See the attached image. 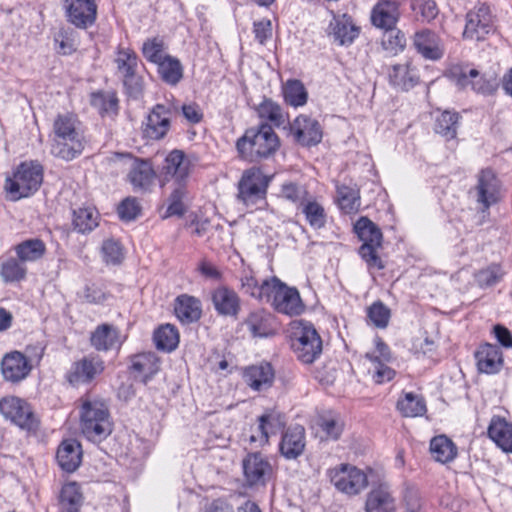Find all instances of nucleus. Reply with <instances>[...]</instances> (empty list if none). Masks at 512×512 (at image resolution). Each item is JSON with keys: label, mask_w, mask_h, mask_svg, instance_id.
I'll return each mask as SVG.
<instances>
[{"label": "nucleus", "mask_w": 512, "mask_h": 512, "mask_svg": "<svg viewBox=\"0 0 512 512\" xmlns=\"http://www.w3.org/2000/svg\"><path fill=\"white\" fill-rule=\"evenodd\" d=\"M88 145L83 123L74 113L55 116L50 133V153L66 162L78 158Z\"/></svg>", "instance_id": "f257e3e1"}, {"label": "nucleus", "mask_w": 512, "mask_h": 512, "mask_svg": "<svg viewBox=\"0 0 512 512\" xmlns=\"http://www.w3.org/2000/svg\"><path fill=\"white\" fill-rule=\"evenodd\" d=\"M279 146V137L268 123L248 128L236 142L239 157L248 162L271 157Z\"/></svg>", "instance_id": "f03ea898"}, {"label": "nucleus", "mask_w": 512, "mask_h": 512, "mask_svg": "<svg viewBox=\"0 0 512 512\" xmlns=\"http://www.w3.org/2000/svg\"><path fill=\"white\" fill-rule=\"evenodd\" d=\"M80 427L84 436L92 442L106 439L112 432V423L107 405L90 396L81 399Z\"/></svg>", "instance_id": "7ed1b4c3"}, {"label": "nucleus", "mask_w": 512, "mask_h": 512, "mask_svg": "<svg viewBox=\"0 0 512 512\" xmlns=\"http://www.w3.org/2000/svg\"><path fill=\"white\" fill-rule=\"evenodd\" d=\"M43 181V166L38 161H25L18 165L13 177H7L5 191L13 201L34 194Z\"/></svg>", "instance_id": "20e7f679"}, {"label": "nucleus", "mask_w": 512, "mask_h": 512, "mask_svg": "<svg viewBox=\"0 0 512 512\" xmlns=\"http://www.w3.org/2000/svg\"><path fill=\"white\" fill-rule=\"evenodd\" d=\"M446 75L458 88L465 89L470 86L474 92L482 95H491L499 87L495 74H480L468 65L454 64L447 70Z\"/></svg>", "instance_id": "39448f33"}, {"label": "nucleus", "mask_w": 512, "mask_h": 512, "mask_svg": "<svg viewBox=\"0 0 512 512\" xmlns=\"http://www.w3.org/2000/svg\"><path fill=\"white\" fill-rule=\"evenodd\" d=\"M291 347L298 360L311 364L322 353V340L311 322L300 320L294 327Z\"/></svg>", "instance_id": "423d86ee"}, {"label": "nucleus", "mask_w": 512, "mask_h": 512, "mask_svg": "<svg viewBox=\"0 0 512 512\" xmlns=\"http://www.w3.org/2000/svg\"><path fill=\"white\" fill-rule=\"evenodd\" d=\"M270 180L258 167L245 170L238 182L237 199L247 208L264 204Z\"/></svg>", "instance_id": "0eeeda50"}, {"label": "nucleus", "mask_w": 512, "mask_h": 512, "mask_svg": "<svg viewBox=\"0 0 512 512\" xmlns=\"http://www.w3.org/2000/svg\"><path fill=\"white\" fill-rule=\"evenodd\" d=\"M272 281L269 297L266 298L265 303H269L280 314L290 317L301 315L306 306L298 289L288 286L276 276H272Z\"/></svg>", "instance_id": "6e6552de"}, {"label": "nucleus", "mask_w": 512, "mask_h": 512, "mask_svg": "<svg viewBox=\"0 0 512 512\" xmlns=\"http://www.w3.org/2000/svg\"><path fill=\"white\" fill-rule=\"evenodd\" d=\"M26 352L29 355V360L24 354L18 351L8 353L4 356L1 363V371L6 381L17 383L25 379L32 369L30 362H39L43 356L44 348L41 346H29Z\"/></svg>", "instance_id": "1a4fd4ad"}, {"label": "nucleus", "mask_w": 512, "mask_h": 512, "mask_svg": "<svg viewBox=\"0 0 512 512\" xmlns=\"http://www.w3.org/2000/svg\"><path fill=\"white\" fill-rule=\"evenodd\" d=\"M179 112V106L173 102L156 104L143 123V136L148 140H161L170 130L171 119Z\"/></svg>", "instance_id": "9d476101"}, {"label": "nucleus", "mask_w": 512, "mask_h": 512, "mask_svg": "<svg viewBox=\"0 0 512 512\" xmlns=\"http://www.w3.org/2000/svg\"><path fill=\"white\" fill-rule=\"evenodd\" d=\"M105 369L102 358L89 354L73 362L65 373L66 381L73 387L91 384Z\"/></svg>", "instance_id": "9b49d317"}, {"label": "nucleus", "mask_w": 512, "mask_h": 512, "mask_svg": "<svg viewBox=\"0 0 512 512\" xmlns=\"http://www.w3.org/2000/svg\"><path fill=\"white\" fill-rule=\"evenodd\" d=\"M0 413L21 429L34 431L38 427V420L30 405L21 398L10 396L1 399Z\"/></svg>", "instance_id": "f8f14e48"}, {"label": "nucleus", "mask_w": 512, "mask_h": 512, "mask_svg": "<svg viewBox=\"0 0 512 512\" xmlns=\"http://www.w3.org/2000/svg\"><path fill=\"white\" fill-rule=\"evenodd\" d=\"M329 476L338 491L350 496L359 494L368 484L366 474L348 464L331 469Z\"/></svg>", "instance_id": "ddd939ff"}, {"label": "nucleus", "mask_w": 512, "mask_h": 512, "mask_svg": "<svg viewBox=\"0 0 512 512\" xmlns=\"http://www.w3.org/2000/svg\"><path fill=\"white\" fill-rule=\"evenodd\" d=\"M241 376L250 390L257 393H264L273 387L276 374L270 362L261 361L244 367Z\"/></svg>", "instance_id": "4468645a"}, {"label": "nucleus", "mask_w": 512, "mask_h": 512, "mask_svg": "<svg viewBox=\"0 0 512 512\" xmlns=\"http://www.w3.org/2000/svg\"><path fill=\"white\" fill-rule=\"evenodd\" d=\"M244 479L249 487L264 486L272 476V466L261 453H249L242 461Z\"/></svg>", "instance_id": "2eb2a0df"}, {"label": "nucleus", "mask_w": 512, "mask_h": 512, "mask_svg": "<svg viewBox=\"0 0 512 512\" xmlns=\"http://www.w3.org/2000/svg\"><path fill=\"white\" fill-rule=\"evenodd\" d=\"M493 30V20L489 6L480 4L466 15L463 36L466 39L482 40Z\"/></svg>", "instance_id": "dca6fc26"}, {"label": "nucleus", "mask_w": 512, "mask_h": 512, "mask_svg": "<svg viewBox=\"0 0 512 512\" xmlns=\"http://www.w3.org/2000/svg\"><path fill=\"white\" fill-rule=\"evenodd\" d=\"M67 21L78 29L91 27L97 17V5L94 0H64Z\"/></svg>", "instance_id": "f3484780"}, {"label": "nucleus", "mask_w": 512, "mask_h": 512, "mask_svg": "<svg viewBox=\"0 0 512 512\" xmlns=\"http://www.w3.org/2000/svg\"><path fill=\"white\" fill-rule=\"evenodd\" d=\"M126 157L131 161L127 181L131 184L133 191L141 193L151 191L156 179V172L151 161L148 159L132 158L128 154Z\"/></svg>", "instance_id": "a211bd4d"}, {"label": "nucleus", "mask_w": 512, "mask_h": 512, "mask_svg": "<svg viewBox=\"0 0 512 512\" xmlns=\"http://www.w3.org/2000/svg\"><path fill=\"white\" fill-rule=\"evenodd\" d=\"M332 19L327 27V35L339 46H350L359 36L360 27L348 14L336 15L331 12Z\"/></svg>", "instance_id": "6ab92c4d"}, {"label": "nucleus", "mask_w": 512, "mask_h": 512, "mask_svg": "<svg viewBox=\"0 0 512 512\" xmlns=\"http://www.w3.org/2000/svg\"><path fill=\"white\" fill-rule=\"evenodd\" d=\"M285 424L284 414L276 410H268L258 418V426L249 436V442L262 447L268 443L270 435L278 433Z\"/></svg>", "instance_id": "aec40b11"}, {"label": "nucleus", "mask_w": 512, "mask_h": 512, "mask_svg": "<svg viewBox=\"0 0 512 512\" xmlns=\"http://www.w3.org/2000/svg\"><path fill=\"white\" fill-rule=\"evenodd\" d=\"M296 142L302 146H315L322 140V128L316 119L301 114L290 124Z\"/></svg>", "instance_id": "412c9836"}, {"label": "nucleus", "mask_w": 512, "mask_h": 512, "mask_svg": "<svg viewBox=\"0 0 512 512\" xmlns=\"http://www.w3.org/2000/svg\"><path fill=\"white\" fill-rule=\"evenodd\" d=\"M477 202L488 209L499 200L500 182L490 168L482 169L477 175Z\"/></svg>", "instance_id": "4be33fe9"}, {"label": "nucleus", "mask_w": 512, "mask_h": 512, "mask_svg": "<svg viewBox=\"0 0 512 512\" xmlns=\"http://www.w3.org/2000/svg\"><path fill=\"white\" fill-rule=\"evenodd\" d=\"M192 167L191 159L182 150L174 149L164 160L163 174L166 179H173L182 185L188 179Z\"/></svg>", "instance_id": "5701e85b"}, {"label": "nucleus", "mask_w": 512, "mask_h": 512, "mask_svg": "<svg viewBox=\"0 0 512 512\" xmlns=\"http://www.w3.org/2000/svg\"><path fill=\"white\" fill-rule=\"evenodd\" d=\"M400 3L395 0H380L371 11V23L376 28L392 30L400 19Z\"/></svg>", "instance_id": "b1692460"}, {"label": "nucleus", "mask_w": 512, "mask_h": 512, "mask_svg": "<svg viewBox=\"0 0 512 512\" xmlns=\"http://www.w3.org/2000/svg\"><path fill=\"white\" fill-rule=\"evenodd\" d=\"M211 301L218 315L236 317L241 309L238 294L227 286H219L211 292Z\"/></svg>", "instance_id": "393cba45"}, {"label": "nucleus", "mask_w": 512, "mask_h": 512, "mask_svg": "<svg viewBox=\"0 0 512 512\" xmlns=\"http://www.w3.org/2000/svg\"><path fill=\"white\" fill-rule=\"evenodd\" d=\"M477 369L485 374H497L501 371L504 359L499 347L490 343L479 346L475 352Z\"/></svg>", "instance_id": "a878e982"}, {"label": "nucleus", "mask_w": 512, "mask_h": 512, "mask_svg": "<svg viewBox=\"0 0 512 512\" xmlns=\"http://www.w3.org/2000/svg\"><path fill=\"white\" fill-rule=\"evenodd\" d=\"M279 448L286 459H296L305 448V429L300 425L289 427L282 436Z\"/></svg>", "instance_id": "bb28decb"}, {"label": "nucleus", "mask_w": 512, "mask_h": 512, "mask_svg": "<svg viewBox=\"0 0 512 512\" xmlns=\"http://www.w3.org/2000/svg\"><path fill=\"white\" fill-rule=\"evenodd\" d=\"M365 511L396 512L395 499L387 484H380L367 494Z\"/></svg>", "instance_id": "cd10ccee"}, {"label": "nucleus", "mask_w": 512, "mask_h": 512, "mask_svg": "<svg viewBox=\"0 0 512 512\" xmlns=\"http://www.w3.org/2000/svg\"><path fill=\"white\" fill-rule=\"evenodd\" d=\"M56 460L60 468L66 472H74L81 464V445L74 439L61 442L57 449Z\"/></svg>", "instance_id": "c85d7f7f"}, {"label": "nucleus", "mask_w": 512, "mask_h": 512, "mask_svg": "<svg viewBox=\"0 0 512 512\" xmlns=\"http://www.w3.org/2000/svg\"><path fill=\"white\" fill-rule=\"evenodd\" d=\"M388 76L391 85L404 91L412 89L419 82L418 71L410 62L393 65Z\"/></svg>", "instance_id": "c756f323"}, {"label": "nucleus", "mask_w": 512, "mask_h": 512, "mask_svg": "<svg viewBox=\"0 0 512 512\" xmlns=\"http://www.w3.org/2000/svg\"><path fill=\"white\" fill-rule=\"evenodd\" d=\"M413 44L425 59L438 60L443 56L439 37L430 30H421L415 33Z\"/></svg>", "instance_id": "7c9ffc66"}, {"label": "nucleus", "mask_w": 512, "mask_h": 512, "mask_svg": "<svg viewBox=\"0 0 512 512\" xmlns=\"http://www.w3.org/2000/svg\"><path fill=\"white\" fill-rule=\"evenodd\" d=\"M272 277L258 282L252 271H243L240 276V288L242 292L251 298L264 302L269 297V290L272 286Z\"/></svg>", "instance_id": "2f4dec72"}, {"label": "nucleus", "mask_w": 512, "mask_h": 512, "mask_svg": "<svg viewBox=\"0 0 512 512\" xmlns=\"http://www.w3.org/2000/svg\"><path fill=\"white\" fill-rule=\"evenodd\" d=\"M488 436L504 452L512 453V424L504 418L492 417L488 427Z\"/></svg>", "instance_id": "473e14b6"}, {"label": "nucleus", "mask_w": 512, "mask_h": 512, "mask_svg": "<svg viewBox=\"0 0 512 512\" xmlns=\"http://www.w3.org/2000/svg\"><path fill=\"white\" fill-rule=\"evenodd\" d=\"M174 312L183 324L196 322L202 314L201 302L193 296L182 294L175 300Z\"/></svg>", "instance_id": "72a5a7b5"}, {"label": "nucleus", "mask_w": 512, "mask_h": 512, "mask_svg": "<svg viewBox=\"0 0 512 512\" xmlns=\"http://www.w3.org/2000/svg\"><path fill=\"white\" fill-rule=\"evenodd\" d=\"M90 343L97 351H108L120 346L118 329L110 324H101L91 333Z\"/></svg>", "instance_id": "f704fd0d"}, {"label": "nucleus", "mask_w": 512, "mask_h": 512, "mask_svg": "<svg viewBox=\"0 0 512 512\" xmlns=\"http://www.w3.org/2000/svg\"><path fill=\"white\" fill-rule=\"evenodd\" d=\"M16 256L26 265L42 260L47 252L46 244L40 238H29L13 247Z\"/></svg>", "instance_id": "c9c22d12"}, {"label": "nucleus", "mask_w": 512, "mask_h": 512, "mask_svg": "<svg viewBox=\"0 0 512 512\" xmlns=\"http://www.w3.org/2000/svg\"><path fill=\"white\" fill-rule=\"evenodd\" d=\"M82 501V493L76 482H69L62 486L58 497L60 512H79Z\"/></svg>", "instance_id": "e433bc0d"}, {"label": "nucleus", "mask_w": 512, "mask_h": 512, "mask_svg": "<svg viewBox=\"0 0 512 512\" xmlns=\"http://www.w3.org/2000/svg\"><path fill=\"white\" fill-rule=\"evenodd\" d=\"M430 452L437 462L445 464L455 459L457 456V447L447 436L439 435L432 438L430 442Z\"/></svg>", "instance_id": "4c0bfd02"}, {"label": "nucleus", "mask_w": 512, "mask_h": 512, "mask_svg": "<svg viewBox=\"0 0 512 512\" xmlns=\"http://www.w3.org/2000/svg\"><path fill=\"white\" fill-rule=\"evenodd\" d=\"M337 203L339 208L346 214L357 213L360 206V191L356 185L337 186Z\"/></svg>", "instance_id": "58836bf2"}, {"label": "nucleus", "mask_w": 512, "mask_h": 512, "mask_svg": "<svg viewBox=\"0 0 512 512\" xmlns=\"http://www.w3.org/2000/svg\"><path fill=\"white\" fill-rule=\"evenodd\" d=\"M260 119L266 120L271 126L280 127L285 123V114L281 106L270 98L263 97V100L255 107Z\"/></svg>", "instance_id": "ea45409f"}, {"label": "nucleus", "mask_w": 512, "mask_h": 512, "mask_svg": "<svg viewBox=\"0 0 512 512\" xmlns=\"http://www.w3.org/2000/svg\"><path fill=\"white\" fill-rule=\"evenodd\" d=\"M26 275L27 267L17 256L7 257L0 265V277L5 283L20 282Z\"/></svg>", "instance_id": "a19ab883"}, {"label": "nucleus", "mask_w": 512, "mask_h": 512, "mask_svg": "<svg viewBox=\"0 0 512 512\" xmlns=\"http://www.w3.org/2000/svg\"><path fill=\"white\" fill-rule=\"evenodd\" d=\"M246 325L254 337H267L273 331L270 314L261 309L249 314Z\"/></svg>", "instance_id": "79ce46f5"}, {"label": "nucleus", "mask_w": 512, "mask_h": 512, "mask_svg": "<svg viewBox=\"0 0 512 512\" xmlns=\"http://www.w3.org/2000/svg\"><path fill=\"white\" fill-rule=\"evenodd\" d=\"M157 71L166 84L175 86L183 77V67L177 58L168 56L157 64Z\"/></svg>", "instance_id": "37998d69"}, {"label": "nucleus", "mask_w": 512, "mask_h": 512, "mask_svg": "<svg viewBox=\"0 0 512 512\" xmlns=\"http://www.w3.org/2000/svg\"><path fill=\"white\" fill-rule=\"evenodd\" d=\"M283 96L285 102L295 108L304 106L308 100V92L298 79L286 81L283 85Z\"/></svg>", "instance_id": "c03bdc74"}, {"label": "nucleus", "mask_w": 512, "mask_h": 512, "mask_svg": "<svg viewBox=\"0 0 512 512\" xmlns=\"http://www.w3.org/2000/svg\"><path fill=\"white\" fill-rule=\"evenodd\" d=\"M99 213L93 207H84L74 210L73 225L79 233H90L98 226Z\"/></svg>", "instance_id": "a18cd8bd"}, {"label": "nucleus", "mask_w": 512, "mask_h": 512, "mask_svg": "<svg viewBox=\"0 0 512 512\" xmlns=\"http://www.w3.org/2000/svg\"><path fill=\"white\" fill-rule=\"evenodd\" d=\"M132 369L143 375V381L146 383L159 370V359L153 352L141 353L132 360Z\"/></svg>", "instance_id": "49530a36"}, {"label": "nucleus", "mask_w": 512, "mask_h": 512, "mask_svg": "<svg viewBox=\"0 0 512 512\" xmlns=\"http://www.w3.org/2000/svg\"><path fill=\"white\" fill-rule=\"evenodd\" d=\"M354 231L363 244L381 245L382 232L367 217H361L354 225Z\"/></svg>", "instance_id": "de8ad7c7"}, {"label": "nucleus", "mask_w": 512, "mask_h": 512, "mask_svg": "<svg viewBox=\"0 0 512 512\" xmlns=\"http://www.w3.org/2000/svg\"><path fill=\"white\" fill-rule=\"evenodd\" d=\"M460 120L458 112L445 110L435 120V132L447 140L457 136V129Z\"/></svg>", "instance_id": "09e8293b"}, {"label": "nucleus", "mask_w": 512, "mask_h": 512, "mask_svg": "<svg viewBox=\"0 0 512 512\" xmlns=\"http://www.w3.org/2000/svg\"><path fill=\"white\" fill-rule=\"evenodd\" d=\"M153 340L157 349L171 352L178 346L179 333L176 327L171 324L161 325L155 330Z\"/></svg>", "instance_id": "8fccbe9b"}, {"label": "nucleus", "mask_w": 512, "mask_h": 512, "mask_svg": "<svg viewBox=\"0 0 512 512\" xmlns=\"http://www.w3.org/2000/svg\"><path fill=\"white\" fill-rule=\"evenodd\" d=\"M397 409L404 417H419L425 414L426 403L422 396L409 392L398 400Z\"/></svg>", "instance_id": "3c124183"}, {"label": "nucleus", "mask_w": 512, "mask_h": 512, "mask_svg": "<svg viewBox=\"0 0 512 512\" xmlns=\"http://www.w3.org/2000/svg\"><path fill=\"white\" fill-rule=\"evenodd\" d=\"M90 103L102 116H115L118 113V98L114 93H92Z\"/></svg>", "instance_id": "603ef678"}, {"label": "nucleus", "mask_w": 512, "mask_h": 512, "mask_svg": "<svg viewBox=\"0 0 512 512\" xmlns=\"http://www.w3.org/2000/svg\"><path fill=\"white\" fill-rule=\"evenodd\" d=\"M302 212L312 228L320 229L325 226L327 220L325 209L312 197L302 206Z\"/></svg>", "instance_id": "864d4df0"}, {"label": "nucleus", "mask_w": 512, "mask_h": 512, "mask_svg": "<svg viewBox=\"0 0 512 512\" xmlns=\"http://www.w3.org/2000/svg\"><path fill=\"white\" fill-rule=\"evenodd\" d=\"M114 62L120 78L132 74L138 69V57L131 49L119 48Z\"/></svg>", "instance_id": "5fc2aeb1"}, {"label": "nucleus", "mask_w": 512, "mask_h": 512, "mask_svg": "<svg viewBox=\"0 0 512 512\" xmlns=\"http://www.w3.org/2000/svg\"><path fill=\"white\" fill-rule=\"evenodd\" d=\"M55 43L58 45V52L63 55H70L76 51L79 45L77 32L68 27L61 28L54 36Z\"/></svg>", "instance_id": "6e6d98bb"}, {"label": "nucleus", "mask_w": 512, "mask_h": 512, "mask_svg": "<svg viewBox=\"0 0 512 512\" xmlns=\"http://www.w3.org/2000/svg\"><path fill=\"white\" fill-rule=\"evenodd\" d=\"M318 425L320 431L325 435L326 439L337 440L343 431V421L333 413H327L319 418Z\"/></svg>", "instance_id": "4d7b16f0"}, {"label": "nucleus", "mask_w": 512, "mask_h": 512, "mask_svg": "<svg viewBox=\"0 0 512 512\" xmlns=\"http://www.w3.org/2000/svg\"><path fill=\"white\" fill-rule=\"evenodd\" d=\"M165 50L163 39L158 37L149 38L142 45V53L145 59L156 65L169 56Z\"/></svg>", "instance_id": "13d9d810"}, {"label": "nucleus", "mask_w": 512, "mask_h": 512, "mask_svg": "<svg viewBox=\"0 0 512 512\" xmlns=\"http://www.w3.org/2000/svg\"><path fill=\"white\" fill-rule=\"evenodd\" d=\"M365 357L372 363L373 369L370 370L372 373L373 380L377 384H383L391 381L395 377V371L390 368L384 361H378V356L375 353H366Z\"/></svg>", "instance_id": "bf43d9fd"}, {"label": "nucleus", "mask_w": 512, "mask_h": 512, "mask_svg": "<svg viewBox=\"0 0 512 512\" xmlns=\"http://www.w3.org/2000/svg\"><path fill=\"white\" fill-rule=\"evenodd\" d=\"M367 317L375 327L384 329L389 324L391 311L383 302L376 301L367 308Z\"/></svg>", "instance_id": "052dcab7"}, {"label": "nucleus", "mask_w": 512, "mask_h": 512, "mask_svg": "<svg viewBox=\"0 0 512 512\" xmlns=\"http://www.w3.org/2000/svg\"><path fill=\"white\" fill-rule=\"evenodd\" d=\"M505 272L500 264H491L476 274V280L481 287H490L498 284Z\"/></svg>", "instance_id": "680f3d73"}, {"label": "nucleus", "mask_w": 512, "mask_h": 512, "mask_svg": "<svg viewBox=\"0 0 512 512\" xmlns=\"http://www.w3.org/2000/svg\"><path fill=\"white\" fill-rule=\"evenodd\" d=\"M282 197L298 207H302L310 198L305 186L296 183H285L281 189Z\"/></svg>", "instance_id": "e2e57ef3"}, {"label": "nucleus", "mask_w": 512, "mask_h": 512, "mask_svg": "<svg viewBox=\"0 0 512 512\" xmlns=\"http://www.w3.org/2000/svg\"><path fill=\"white\" fill-rule=\"evenodd\" d=\"M102 257L107 264H120L124 258L120 243L114 239H107L102 244Z\"/></svg>", "instance_id": "0e129e2a"}, {"label": "nucleus", "mask_w": 512, "mask_h": 512, "mask_svg": "<svg viewBox=\"0 0 512 512\" xmlns=\"http://www.w3.org/2000/svg\"><path fill=\"white\" fill-rule=\"evenodd\" d=\"M122 79L125 91L127 95L132 99H139L143 96L144 93V81L141 75L138 72H134L129 74Z\"/></svg>", "instance_id": "69168bd1"}, {"label": "nucleus", "mask_w": 512, "mask_h": 512, "mask_svg": "<svg viewBox=\"0 0 512 512\" xmlns=\"http://www.w3.org/2000/svg\"><path fill=\"white\" fill-rule=\"evenodd\" d=\"M382 44L384 49L397 53L402 51L406 46V38L402 31L392 28V30H385Z\"/></svg>", "instance_id": "338daca9"}, {"label": "nucleus", "mask_w": 512, "mask_h": 512, "mask_svg": "<svg viewBox=\"0 0 512 512\" xmlns=\"http://www.w3.org/2000/svg\"><path fill=\"white\" fill-rule=\"evenodd\" d=\"M140 211V204L135 197L125 198L117 208L119 217L125 221L135 220L140 214Z\"/></svg>", "instance_id": "774afa93"}]
</instances>
